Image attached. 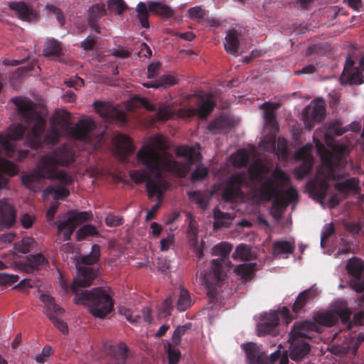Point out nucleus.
Returning a JSON list of instances; mask_svg holds the SVG:
<instances>
[{"label": "nucleus", "instance_id": "3", "mask_svg": "<svg viewBox=\"0 0 364 364\" xmlns=\"http://www.w3.org/2000/svg\"><path fill=\"white\" fill-rule=\"evenodd\" d=\"M73 151L65 145L39 158L36 170L21 176L22 184L31 191L37 193L43 187V180L59 181L64 186L73 183V177L57 166H68L74 161Z\"/></svg>", "mask_w": 364, "mask_h": 364}, {"label": "nucleus", "instance_id": "28", "mask_svg": "<svg viewBox=\"0 0 364 364\" xmlns=\"http://www.w3.org/2000/svg\"><path fill=\"white\" fill-rule=\"evenodd\" d=\"M242 349L246 354L248 364H256L258 359L262 356L259 346L252 342L244 343L241 346Z\"/></svg>", "mask_w": 364, "mask_h": 364}, {"label": "nucleus", "instance_id": "43", "mask_svg": "<svg viewBox=\"0 0 364 364\" xmlns=\"http://www.w3.org/2000/svg\"><path fill=\"white\" fill-rule=\"evenodd\" d=\"M100 257V246L94 244L92 247L91 252L82 258V263L90 266L97 263Z\"/></svg>", "mask_w": 364, "mask_h": 364}, {"label": "nucleus", "instance_id": "40", "mask_svg": "<svg viewBox=\"0 0 364 364\" xmlns=\"http://www.w3.org/2000/svg\"><path fill=\"white\" fill-rule=\"evenodd\" d=\"M292 242L286 240H278L273 243V250L277 254H292L294 251Z\"/></svg>", "mask_w": 364, "mask_h": 364}, {"label": "nucleus", "instance_id": "16", "mask_svg": "<svg viewBox=\"0 0 364 364\" xmlns=\"http://www.w3.org/2000/svg\"><path fill=\"white\" fill-rule=\"evenodd\" d=\"M15 207L6 201H0V230L11 228L16 220Z\"/></svg>", "mask_w": 364, "mask_h": 364}, {"label": "nucleus", "instance_id": "39", "mask_svg": "<svg viewBox=\"0 0 364 364\" xmlns=\"http://www.w3.org/2000/svg\"><path fill=\"white\" fill-rule=\"evenodd\" d=\"M46 195L54 194L55 200L64 199L70 195V191L61 186H49L44 190Z\"/></svg>", "mask_w": 364, "mask_h": 364}, {"label": "nucleus", "instance_id": "42", "mask_svg": "<svg viewBox=\"0 0 364 364\" xmlns=\"http://www.w3.org/2000/svg\"><path fill=\"white\" fill-rule=\"evenodd\" d=\"M36 244L35 240L31 237H25L20 242L15 244V249L18 252L26 254L33 249Z\"/></svg>", "mask_w": 364, "mask_h": 364}, {"label": "nucleus", "instance_id": "8", "mask_svg": "<svg viewBox=\"0 0 364 364\" xmlns=\"http://www.w3.org/2000/svg\"><path fill=\"white\" fill-rule=\"evenodd\" d=\"M250 183V179L245 172L232 173L222 192V198L225 202L233 201L242 193V188L248 187Z\"/></svg>", "mask_w": 364, "mask_h": 364}, {"label": "nucleus", "instance_id": "50", "mask_svg": "<svg viewBox=\"0 0 364 364\" xmlns=\"http://www.w3.org/2000/svg\"><path fill=\"white\" fill-rule=\"evenodd\" d=\"M26 128L23 125L18 124L15 126L10 130L9 137L15 141L22 140L27 134V133L26 134ZM25 144L27 145L26 141Z\"/></svg>", "mask_w": 364, "mask_h": 364}, {"label": "nucleus", "instance_id": "30", "mask_svg": "<svg viewBox=\"0 0 364 364\" xmlns=\"http://www.w3.org/2000/svg\"><path fill=\"white\" fill-rule=\"evenodd\" d=\"M136 17L140 23L141 27H149V13L151 12L149 9V1L146 3L140 1L136 6Z\"/></svg>", "mask_w": 364, "mask_h": 364}, {"label": "nucleus", "instance_id": "55", "mask_svg": "<svg viewBox=\"0 0 364 364\" xmlns=\"http://www.w3.org/2000/svg\"><path fill=\"white\" fill-rule=\"evenodd\" d=\"M274 178L277 180L282 186H285L289 183L290 178L288 175L282 169L276 168L273 171Z\"/></svg>", "mask_w": 364, "mask_h": 364}, {"label": "nucleus", "instance_id": "57", "mask_svg": "<svg viewBox=\"0 0 364 364\" xmlns=\"http://www.w3.org/2000/svg\"><path fill=\"white\" fill-rule=\"evenodd\" d=\"M36 219V218L34 215L23 213L21 216L20 222L23 228L29 229L33 226Z\"/></svg>", "mask_w": 364, "mask_h": 364}, {"label": "nucleus", "instance_id": "17", "mask_svg": "<svg viewBox=\"0 0 364 364\" xmlns=\"http://www.w3.org/2000/svg\"><path fill=\"white\" fill-rule=\"evenodd\" d=\"M350 316L351 312L349 309H341L336 312V314L331 312L319 313L316 315L315 320L318 324L332 326L335 324L337 316L341 319L342 322L346 323L350 320Z\"/></svg>", "mask_w": 364, "mask_h": 364}, {"label": "nucleus", "instance_id": "62", "mask_svg": "<svg viewBox=\"0 0 364 364\" xmlns=\"http://www.w3.org/2000/svg\"><path fill=\"white\" fill-rule=\"evenodd\" d=\"M214 218L217 220L214 223V228L218 229L224 225V223L220 220L225 219L228 214L222 212L218 208H215L213 210Z\"/></svg>", "mask_w": 364, "mask_h": 364}, {"label": "nucleus", "instance_id": "31", "mask_svg": "<svg viewBox=\"0 0 364 364\" xmlns=\"http://www.w3.org/2000/svg\"><path fill=\"white\" fill-rule=\"evenodd\" d=\"M69 216L67 218L75 228H77L79 225L82 223L87 222L92 220V214L88 211H78V210H70L68 213Z\"/></svg>", "mask_w": 364, "mask_h": 364}, {"label": "nucleus", "instance_id": "19", "mask_svg": "<svg viewBox=\"0 0 364 364\" xmlns=\"http://www.w3.org/2000/svg\"><path fill=\"white\" fill-rule=\"evenodd\" d=\"M215 105V104L210 99H207L199 105L198 108L180 109V114L183 117L191 118L198 115L201 119H205L212 112Z\"/></svg>", "mask_w": 364, "mask_h": 364}, {"label": "nucleus", "instance_id": "51", "mask_svg": "<svg viewBox=\"0 0 364 364\" xmlns=\"http://www.w3.org/2000/svg\"><path fill=\"white\" fill-rule=\"evenodd\" d=\"M191 326V323H187L183 326H178L174 330L172 335V342L174 346L180 345L181 342V337L185 334L188 329H190Z\"/></svg>", "mask_w": 364, "mask_h": 364}, {"label": "nucleus", "instance_id": "46", "mask_svg": "<svg viewBox=\"0 0 364 364\" xmlns=\"http://www.w3.org/2000/svg\"><path fill=\"white\" fill-rule=\"evenodd\" d=\"M171 107L166 105H159L157 112L156 113V120L165 122L170 119L173 115Z\"/></svg>", "mask_w": 364, "mask_h": 364}, {"label": "nucleus", "instance_id": "6", "mask_svg": "<svg viewBox=\"0 0 364 364\" xmlns=\"http://www.w3.org/2000/svg\"><path fill=\"white\" fill-rule=\"evenodd\" d=\"M317 326L310 321H304L300 323H294L289 333V357L294 361L301 360L309 354L310 345L303 340L308 337L307 331H316Z\"/></svg>", "mask_w": 364, "mask_h": 364}, {"label": "nucleus", "instance_id": "64", "mask_svg": "<svg viewBox=\"0 0 364 364\" xmlns=\"http://www.w3.org/2000/svg\"><path fill=\"white\" fill-rule=\"evenodd\" d=\"M161 64L159 63H151L147 68V77L148 78H154L160 68Z\"/></svg>", "mask_w": 364, "mask_h": 364}, {"label": "nucleus", "instance_id": "60", "mask_svg": "<svg viewBox=\"0 0 364 364\" xmlns=\"http://www.w3.org/2000/svg\"><path fill=\"white\" fill-rule=\"evenodd\" d=\"M123 221L124 220L122 217L113 214L107 215L105 218V223L109 227L119 226L123 223Z\"/></svg>", "mask_w": 364, "mask_h": 364}, {"label": "nucleus", "instance_id": "5", "mask_svg": "<svg viewBox=\"0 0 364 364\" xmlns=\"http://www.w3.org/2000/svg\"><path fill=\"white\" fill-rule=\"evenodd\" d=\"M16 105L19 116L27 124H33L32 128L27 132L26 142L32 149L38 150L43 147V144L54 145L60 139V132L55 126H52L43 139L46 126V119L36 110V104L30 99L16 97L11 99Z\"/></svg>", "mask_w": 364, "mask_h": 364}, {"label": "nucleus", "instance_id": "35", "mask_svg": "<svg viewBox=\"0 0 364 364\" xmlns=\"http://www.w3.org/2000/svg\"><path fill=\"white\" fill-rule=\"evenodd\" d=\"M257 263H244L236 266L234 272L243 279L252 277L257 270Z\"/></svg>", "mask_w": 364, "mask_h": 364}, {"label": "nucleus", "instance_id": "22", "mask_svg": "<svg viewBox=\"0 0 364 364\" xmlns=\"http://www.w3.org/2000/svg\"><path fill=\"white\" fill-rule=\"evenodd\" d=\"M128 350L124 343H119L117 346H110L107 355L108 364H125Z\"/></svg>", "mask_w": 364, "mask_h": 364}, {"label": "nucleus", "instance_id": "47", "mask_svg": "<svg viewBox=\"0 0 364 364\" xmlns=\"http://www.w3.org/2000/svg\"><path fill=\"white\" fill-rule=\"evenodd\" d=\"M159 88H167L173 86L178 82L177 76L173 74H164L161 75L158 79Z\"/></svg>", "mask_w": 364, "mask_h": 364}, {"label": "nucleus", "instance_id": "61", "mask_svg": "<svg viewBox=\"0 0 364 364\" xmlns=\"http://www.w3.org/2000/svg\"><path fill=\"white\" fill-rule=\"evenodd\" d=\"M46 8L50 12L55 15L58 23L61 26H63L65 24V17L62 11L53 5H47Z\"/></svg>", "mask_w": 364, "mask_h": 364}, {"label": "nucleus", "instance_id": "44", "mask_svg": "<svg viewBox=\"0 0 364 364\" xmlns=\"http://www.w3.org/2000/svg\"><path fill=\"white\" fill-rule=\"evenodd\" d=\"M167 342L165 349L168 355V364H177L181 359V353L178 348Z\"/></svg>", "mask_w": 364, "mask_h": 364}, {"label": "nucleus", "instance_id": "12", "mask_svg": "<svg viewBox=\"0 0 364 364\" xmlns=\"http://www.w3.org/2000/svg\"><path fill=\"white\" fill-rule=\"evenodd\" d=\"M200 278L205 284L208 292L211 294L215 293V287L220 286L223 279L221 262L219 259L211 261L210 269L207 272H201Z\"/></svg>", "mask_w": 364, "mask_h": 364}, {"label": "nucleus", "instance_id": "58", "mask_svg": "<svg viewBox=\"0 0 364 364\" xmlns=\"http://www.w3.org/2000/svg\"><path fill=\"white\" fill-rule=\"evenodd\" d=\"M120 313L124 315L127 320L132 323H136L141 320V316L139 314H134L130 309L122 308L120 309Z\"/></svg>", "mask_w": 364, "mask_h": 364}, {"label": "nucleus", "instance_id": "34", "mask_svg": "<svg viewBox=\"0 0 364 364\" xmlns=\"http://www.w3.org/2000/svg\"><path fill=\"white\" fill-rule=\"evenodd\" d=\"M75 228L68 219L60 222L58 225V237L63 241L69 240Z\"/></svg>", "mask_w": 364, "mask_h": 364}, {"label": "nucleus", "instance_id": "26", "mask_svg": "<svg viewBox=\"0 0 364 364\" xmlns=\"http://www.w3.org/2000/svg\"><path fill=\"white\" fill-rule=\"evenodd\" d=\"M114 140L117 149L119 151L122 159L124 160L127 155L133 152V144L128 136L121 134L117 135L114 138Z\"/></svg>", "mask_w": 364, "mask_h": 364}, {"label": "nucleus", "instance_id": "63", "mask_svg": "<svg viewBox=\"0 0 364 364\" xmlns=\"http://www.w3.org/2000/svg\"><path fill=\"white\" fill-rule=\"evenodd\" d=\"M95 43V37L89 36L82 42L81 47L85 50H92L94 49Z\"/></svg>", "mask_w": 364, "mask_h": 364}, {"label": "nucleus", "instance_id": "4", "mask_svg": "<svg viewBox=\"0 0 364 364\" xmlns=\"http://www.w3.org/2000/svg\"><path fill=\"white\" fill-rule=\"evenodd\" d=\"M95 278V273L90 267H80L77 269V277L75 278L71 286L64 281L61 285L65 291L70 289L75 294L74 302L76 304L86 305L90 313L97 318H104L114 307V301L102 287L93 288L90 291L81 289L80 287H89Z\"/></svg>", "mask_w": 364, "mask_h": 364}, {"label": "nucleus", "instance_id": "53", "mask_svg": "<svg viewBox=\"0 0 364 364\" xmlns=\"http://www.w3.org/2000/svg\"><path fill=\"white\" fill-rule=\"evenodd\" d=\"M0 168L5 173L14 176L18 173V168L16 166L7 160H0Z\"/></svg>", "mask_w": 364, "mask_h": 364}, {"label": "nucleus", "instance_id": "24", "mask_svg": "<svg viewBox=\"0 0 364 364\" xmlns=\"http://www.w3.org/2000/svg\"><path fill=\"white\" fill-rule=\"evenodd\" d=\"M47 259L41 253L29 255L26 257V261L22 267V269L28 273L39 270L41 267L48 264Z\"/></svg>", "mask_w": 364, "mask_h": 364}, {"label": "nucleus", "instance_id": "45", "mask_svg": "<svg viewBox=\"0 0 364 364\" xmlns=\"http://www.w3.org/2000/svg\"><path fill=\"white\" fill-rule=\"evenodd\" d=\"M362 70L355 68L346 73V82L350 85H360L364 82Z\"/></svg>", "mask_w": 364, "mask_h": 364}, {"label": "nucleus", "instance_id": "49", "mask_svg": "<svg viewBox=\"0 0 364 364\" xmlns=\"http://www.w3.org/2000/svg\"><path fill=\"white\" fill-rule=\"evenodd\" d=\"M209 171L207 167L199 165L192 172L191 175V181L192 183L203 181L208 175Z\"/></svg>", "mask_w": 364, "mask_h": 364}, {"label": "nucleus", "instance_id": "48", "mask_svg": "<svg viewBox=\"0 0 364 364\" xmlns=\"http://www.w3.org/2000/svg\"><path fill=\"white\" fill-rule=\"evenodd\" d=\"M98 234L95 226L92 225H86L80 228L76 232L77 240H84L87 236H94Z\"/></svg>", "mask_w": 364, "mask_h": 364}, {"label": "nucleus", "instance_id": "32", "mask_svg": "<svg viewBox=\"0 0 364 364\" xmlns=\"http://www.w3.org/2000/svg\"><path fill=\"white\" fill-rule=\"evenodd\" d=\"M359 181L352 177L349 179L342 182H336L334 184V188L343 194H348L351 191H357L358 188Z\"/></svg>", "mask_w": 364, "mask_h": 364}, {"label": "nucleus", "instance_id": "23", "mask_svg": "<svg viewBox=\"0 0 364 364\" xmlns=\"http://www.w3.org/2000/svg\"><path fill=\"white\" fill-rule=\"evenodd\" d=\"M318 296V288L314 285L310 288L301 291L297 296L293 305L292 310L295 313H299L307 303L314 301Z\"/></svg>", "mask_w": 364, "mask_h": 364}, {"label": "nucleus", "instance_id": "38", "mask_svg": "<svg viewBox=\"0 0 364 364\" xmlns=\"http://www.w3.org/2000/svg\"><path fill=\"white\" fill-rule=\"evenodd\" d=\"M189 198L195 202L199 208L205 210L208 205L209 199L208 196L200 191L188 192Z\"/></svg>", "mask_w": 364, "mask_h": 364}, {"label": "nucleus", "instance_id": "59", "mask_svg": "<svg viewBox=\"0 0 364 364\" xmlns=\"http://www.w3.org/2000/svg\"><path fill=\"white\" fill-rule=\"evenodd\" d=\"M335 233V229L332 223L326 224L324 226L323 231L321 237V245L323 247V243Z\"/></svg>", "mask_w": 364, "mask_h": 364}, {"label": "nucleus", "instance_id": "33", "mask_svg": "<svg viewBox=\"0 0 364 364\" xmlns=\"http://www.w3.org/2000/svg\"><path fill=\"white\" fill-rule=\"evenodd\" d=\"M234 260L250 261L254 259L255 256L251 251L250 246L245 244L239 245L232 255Z\"/></svg>", "mask_w": 364, "mask_h": 364}, {"label": "nucleus", "instance_id": "7", "mask_svg": "<svg viewBox=\"0 0 364 364\" xmlns=\"http://www.w3.org/2000/svg\"><path fill=\"white\" fill-rule=\"evenodd\" d=\"M58 124L73 139L81 140L85 142H91L93 131L95 129V123L91 119H82L75 125L72 126L69 121L60 117Z\"/></svg>", "mask_w": 364, "mask_h": 364}, {"label": "nucleus", "instance_id": "27", "mask_svg": "<svg viewBox=\"0 0 364 364\" xmlns=\"http://www.w3.org/2000/svg\"><path fill=\"white\" fill-rule=\"evenodd\" d=\"M239 33L235 29L229 30L225 38L224 47L228 53L236 55L240 46Z\"/></svg>", "mask_w": 364, "mask_h": 364}, {"label": "nucleus", "instance_id": "37", "mask_svg": "<svg viewBox=\"0 0 364 364\" xmlns=\"http://www.w3.org/2000/svg\"><path fill=\"white\" fill-rule=\"evenodd\" d=\"M61 46L60 43L55 39H48L43 49L45 56H60L61 55Z\"/></svg>", "mask_w": 364, "mask_h": 364}, {"label": "nucleus", "instance_id": "41", "mask_svg": "<svg viewBox=\"0 0 364 364\" xmlns=\"http://www.w3.org/2000/svg\"><path fill=\"white\" fill-rule=\"evenodd\" d=\"M230 158L232 164L237 168L246 166L249 161L248 154L244 149L238 150L235 154H232Z\"/></svg>", "mask_w": 364, "mask_h": 364}, {"label": "nucleus", "instance_id": "1", "mask_svg": "<svg viewBox=\"0 0 364 364\" xmlns=\"http://www.w3.org/2000/svg\"><path fill=\"white\" fill-rule=\"evenodd\" d=\"M165 149L166 145L163 140L157 137L154 145L146 144L137 152L136 157L140 164L146 170L138 169L131 171L129 176L136 184L146 182V191L149 198H156L158 203L154 205L146 213V220H151L161 206V198L166 192L168 183L163 178L164 171H167L174 175L185 178L191 169V166L200 161L201 155L192 146H181L176 149V156L183 157L186 163H180L173 159L171 156H164L156 149Z\"/></svg>", "mask_w": 364, "mask_h": 364}, {"label": "nucleus", "instance_id": "56", "mask_svg": "<svg viewBox=\"0 0 364 364\" xmlns=\"http://www.w3.org/2000/svg\"><path fill=\"white\" fill-rule=\"evenodd\" d=\"M18 279L19 277L16 274L0 273V285H11L16 282Z\"/></svg>", "mask_w": 364, "mask_h": 364}, {"label": "nucleus", "instance_id": "20", "mask_svg": "<svg viewBox=\"0 0 364 364\" xmlns=\"http://www.w3.org/2000/svg\"><path fill=\"white\" fill-rule=\"evenodd\" d=\"M11 10L16 12L18 18L26 21H36L38 20V14L33 9L32 6H28L23 1H13L9 4Z\"/></svg>", "mask_w": 364, "mask_h": 364}, {"label": "nucleus", "instance_id": "14", "mask_svg": "<svg viewBox=\"0 0 364 364\" xmlns=\"http://www.w3.org/2000/svg\"><path fill=\"white\" fill-rule=\"evenodd\" d=\"M94 105L96 112L100 114L106 122H112L114 121L122 124L127 122V114L124 112L118 110L102 102H95Z\"/></svg>", "mask_w": 364, "mask_h": 364}, {"label": "nucleus", "instance_id": "13", "mask_svg": "<svg viewBox=\"0 0 364 364\" xmlns=\"http://www.w3.org/2000/svg\"><path fill=\"white\" fill-rule=\"evenodd\" d=\"M348 273L353 277L351 280L352 287L357 292L364 291V262L363 260L353 257L350 259L346 265Z\"/></svg>", "mask_w": 364, "mask_h": 364}, {"label": "nucleus", "instance_id": "36", "mask_svg": "<svg viewBox=\"0 0 364 364\" xmlns=\"http://www.w3.org/2000/svg\"><path fill=\"white\" fill-rule=\"evenodd\" d=\"M232 246L228 242H221L216 245L213 248V255L220 256L221 258L218 259L221 265L228 259V256L232 250Z\"/></svg>", "mask_w": 364, "mask_h": 364}, {"label": "nucleus", "instance_id": "2", "mask_svg": "<svg viewBox=\"0 0 364 364\" xmlns=\"http://www.w3.org/2000/svg\"><path fill=\"white\" fill-rule=\"evenodd\" d=\"M347 129L342 127L338 121L329 123L324 133V138L328 150L325 145L314 137L316 151L321 161V168L316 179L309 183L310 193L316 198L323 201L326 198L329 188L328 181L339 180L347 176L348 173L339 174L337 169L344 168L347 164L346 157L350 151V144L346 142H337L334 137L341 136Z\"/></svg>", "mask_w": 364, "mask_h": 364}, {"label": "nucleus", "instance_id": "25", "mask_svg": "<svg viewBox=\"0 0 364 364\" xmlns=\"http://www.w3.org/2000/svg\"><path fill=\"white\" fill-rule=\"evenodd\" d=\"M279 107V105L277 103H272L270 102H265L259 106L260 109L265 110L264 112V120L265 124L273 130H277L279 125L276 120L275 110Z\"/></svg>", "mask_w": 364, "mask_h": 364}, {"label": "nucleus", "instance_id": "11", "mask_svg": "<svg viewBox=\"0 0 364 364\" xmlns=\"http://www.w3.org/2000/svg\"><path fill=\"white\" fill-rule=\"evenodd\" d=\"M312 150V144H306L299 148L295 153L296 159L301 161V165L294 169L295 176L299 180L306 176L312 168L314 162L311 156Z\"/></svg>", "mask_w": 364, "mask_h": 364}, {"label": "nucleus", "instance_id": "18", "mask_svg": "<svg viewBox=\"0 0 364 364\" xmlns=\"http://www.w3.org/2000/svg\"><path fill=\"white\" fill-rule=\"evenodd\" d=\"M279 323V315L277 313H272L265 316L262 322L257 324V333L259 336L272 335L275 336L278 334L277 326Z\"/></svg>", "mask_w": 364, "mask_h": 364}, {"label": "nucleus", "instance_id": "21", "mask_svg": "<svg viewBox=\"0 0 364 364\" xmlns=\"http://www.w3.org/2000/svg\"><path fill=\"white\" fill-rule=\"evenodd\" d=\"M87 21L92 31L97 33H102L101 27L97 21L106 14L105 6L102 3H97L91 6L88 9Z\"/></svg>", "mask_w": 364, "mask_h": 364}, {"label": "nucleus", "instance_id": "52", "mask_svg": "<svg viewBox=\"0 0 364 364\" xmlns=\"http://www.w3.org/2000/svg\"><path fill=\"white\" fill-rule=\"evenodd\" d=\"M188 14L191 19L197 20L198 22H200L205 18L207 11L203 9L200 6H196L190 8L188 10Z\"/></svg>", "mask_w": 364, "mask_h": 364}, {"label": "nucleus", "instance_id": "54", "mask_svg": "<svg viewBox=\"0 0 364 364\" xmlns=\"http://www.w3.org/2000/svg\"><path fill=\"white\" fill-rule=\"evenodd\" d=\"M109 6L118 15L122 14L127 9L124 0H110Z\"/></svg>", "mask_w": 364, "mask_h": 364}, {"label": "nucleus", "instance_id": "9", "mask_svg": "<svg viewBox=\"0 0 364 364\" xmlns=\"http://www.w3.org/2000/svg\"><path fill=\"white\" fill-rule=\"evenodd\" d=\"M41 300L45 304L44 313L55 327L62 333H68V328L67 323L57 316L59 314H62L64 312V309L57 305L55 303L54 299L48 294H42Z\"/></svg>", "mask_w": 364, "mask_h": 364}, {"label": "nucleus", "instance_id": "29", "mask_svg": "<svg viewBox=\"0 0 364 364\" xmlns=\"http://www.w3.org/2000/svg\"><path fill=\"white\" fill-rule=\"evenodd\" d=\"M149 11L161 16L164 19L171 18L175 14V11L170 6L158 1H149Z\"/></svg>", "mask_w": 364, "mask_h": 364}, {"label": "nucleus", "instance_id": "10", "mask_svg": "<svg viewBox=\"0 0 364 364\" xmlns=\"http://www.w3.org/2000/svg\"><path fill=\"white\" fill-rule=\"evenodd\" d=\"M176 300V307L179 311H184L191 306V299L189 291L183 288L179 291L177 296L170 295L161 304V312L165 315H171L173 309V303Z\"/></svg>", "mask_w": 364, "mask_h": 364}, {"label": "nucleus", "instance_id": "15", "mask_svg": "<svg viewBox=\"0 0 364 364\" xmlns=\"http://www.w3.org/2000/svg\"><path fill=\"white\" fill-rule=\"evenodd\" d=\"M326 105L322 100L314 102L312 107L306 109L305 123L309 129H312L314 124L321 122L325 116Z\"/></svg>", "mask_w": 364, "mask_h": 364}]
</instances>
